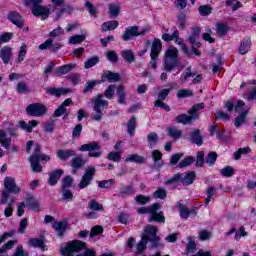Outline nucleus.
Segmentation results:
<instances>
[{"mask_svg":"<svg viewBox=\"0 0 256 256\" xmlns=\"http://www.w3.org/2000/svg\"><path fill=\"white\" fill-rule=\"evenodd\" d=\"M83 249H87V244L80 240L68 242L64 247L60 248L62 256H95V250L87 249L80 254Z\"/></svg>","mask_w":256,"mask_h":256,"instance_id":"nucleus-1","label":"nucleus"},{"mask_svg":"<svg viewBox=\"0 0 256 256\" xmlns=\"http://www.w3.org/2000/svg\"><path fill=\"white\" fill-rule=\"evenodd\" d=\"M25 7H29L34 17H42V20L49 19L51 10L43 6V0H23Z\"/></svg>","mask_w":256,"mask_h":256,"instance_id":"nucleus-2","label":"nucleus"},{"mask_svg":"<svg viewBox=\"0 0 256 256\" xmlns=\"http://www.w3.org/2000/svg\"><path fill=\"white\" fill-rule=\"evenodd\" d=\"M157 233H159V228L157 226L147 225L144 227V232L141 237L151 243V249L165 247V245L161 243V237H159Z\"/></svg>","mask_w":256,"mask_h":256,"instance_id":"nucleus-3","label":"nucleus"},{"mask_svg":"<svg viewBox=\"0 0 256 256\" xmlns=\"http://www.w3.org/2000/svg\"><path fill=\"white\" fill-rule=\"evenodd\" d=\"M10 193L17 195L21 193V188L15 182V178L7 176L4 179V190L2 192V198L0 200V205L7 204Z\"/></svg>","mask_w":256,"mask_h":256,"instance_id":"nucleus-4","label":"nucleus"},{"mask_svg":"<svg viewBox=\"0 0 256 256\" xmlns=\"http://www.w3.org/2000/svg\"><path fill=\"white\" fill-rule=\"evenodd\" d=\"M179 55V50L177 48H169L165 52L164 57V69L168 73H171L177 65H179V61L177 60V56Z\"/></svg>","mask_w":256,"mask_h":256,"instance_id":"nucleus-5","label":"nucleus"},{"mask_svg":"<svg viewBox=\"0 0 256 256\" xmlns=\"http://www.w3.org/2000/svg\"><path fill=\"white\" fill-rule=\"evenodd\" d=\"M79 151L81 152L88 151V156L94 157L95 159H99V157L103 155V151L101 150V144L97 141H93V142L81 145L79 147Z\"/></svg>","mask_w":256,"mask_h":256,"instance_id":"nucleus-6","label":"nucleus"},{"mask_svg":"<svg viewBox=\"0 0 256 256\" xmlns=\"http://www.w3.org/2000/svg\"><path fill=\"white\" fill-rule=\"evenodd\" d=\"M149 31H151L149 27H144L139 31V26H130L125 29L122 39L123 41H131L134 37H142L149 33Z\"/></svg>","mask_w":256,"mask_h":256,"instance_id":"nucleus-7","label":"nucleus"},{"mask_svg":"<svg viewBox=\"0 0 256 256\" xmlns=\"http://www.w3.org/2000/svg\"><path fill=\"white\" fill-rule=\"evenodd\" d=\"M109 106V102L103 99V96L99 95L94 101V111L96 114H91L92 121H100L103 119V113H101L102 109H107Z\"/></svg>","mask_w":256,"mask_h":256,"instance_id":"nucleus-8","label":"nucleus"},{"mask_svg":"<svg viewBox=\"0 0 256 256\" xmlns=\"http://www.w3.org/2000/svg\"><path fill=\"white\" fill-rule=\"evenodd\" d=\"M95 173H97L95 166H88L78 184V188L87 189V187L91 185L93 179H95Z\"/></svg>","mask_w":256,"mask_h":256,"instance_id":"nucleus-9","label":"nucleus"},{"mask_svg":"<svg viewBox=\"0 0 256 256\" xmlns=\"http://www.w3.org/2000/svg\"><path fill=\"white\" fill-rule=\"evenodd\" d=\"M26 113L30 117H43L47 115V106L43 103H32L26 107Z\"/></svg>","mask_w":256,"mask_h":256,"instance_id":"nucleus-10","label":"nucleus"},{"mask_svg":"<svg viewBox=\"0 0 256 256\" xmlns=\"http://www.w3.org/2000/svg\"><path fill=\"white\" fill-rule=\"evenodd\" d=\"M161 209L160 203H154L151 205V211H150V217H149V223H152V221H155L156 223H164L165 222V216L163 215V212H157Z\"/></svg>","mask_w":256,"mask_h":256,"instance_id":"nucleus-11","label":"nucleus"},{"mask_svg":"<svg viewBox=\"0 0 256 256\" xmlns=\"http://www.w3.org/2000/svg\"><path fill=\"white\" fill-rule=\"evenodd\" d=\"M162 39H163V41H175L176 40V43H178V45L181 46L182 51L186 54L189 53V49H187V46H185L183 44L182 40H179V31L178 30H175L172 35L163 34Z\"/></svg>","mask_w":256,"mask_h":256,"instance_id":"nucleus-12","label":"nucleus"},{"mask_svg":"<svg viewBox=\"0 0 256 256\" xmlns=\"http://www.w3.org/2000/svg\"><path fill=\"white\" fill-rule=\"evenodd\" d=\"M101 83H105L108 81V83H118V81H121V75L119 73H115L109 70H105L101 75Z\"/></svg>","mask_w":256,"mask_h":256,"instance_id":"nucleus-13","label":"nucleus"},{"mask_svg":"<svg viewBox=\"0 0 256 256\" xmlns=\"http://www.w3.org/2000/svg\"><path fill=\"white\" fill-rule=\"evenodd\" d=\"M85 160L83 159V155L75 156L70 161V166L72 167V173L75 175L79 169H83L85 167Z\"/></svg>","mask_w":256,"mask_h":256,"instance_id":"nucleus-14","label":"nucleus"},{"mask_svg":"<svg viewBox=\"0 0 256 256\" xmlns=\"http://www.w3.org/2000/svg\"><path fill=\"white\" fill-rule=\"evenodd\" d=\"M199 119V115H187V114H180L176 116L175 123H181L182 125H191V123H194V121H197Z\"/></svg>","mask_w":256,"mask_h":256,"instance_id":"nucleus-15","label":"nucleus"},{"mask_svg":"<svg viewBox=\"0 0 256 256\" xmlns=\"http://www.w3.org/2000/svg\"><path fill=\"white\" fill-rule=\"evenodd\" d=\"M117 195L121 199H126V197H131V196L135 195V187L132 184L122 185L118 189V194Z\"/></svg>","mask_w":256,"mask_h":256,"instance_id":"nucleus-16","label":"nucleus"},{"mask_svg":"<svg viewBox=\"0 0 256 256\" xmlns=\"http://www.w3.org/2000/svg\"><path fill=\"white\" fill-rule=\"evenodd\" d=\"M13 57V49L11 46H3L0 49V59H2L3 64L7 65L11 62V59Z\"/></svg>","mask_w":256,"mask_h":256,"instance_id":"nucleus-17","label":"nucleus"},{"mask_svg":"<svg viewBox=\"0 0 256 256\" xmlns=\"http://www.w3.org/2000/svg\"><path fill=\"white\" fill-rule=\"evenodd\" d=\"M162 49L163 45L161 44V39L155 38L152 42L150 57H152V59H157Z\"/></svg>","mask_w":256,"mask_h":256,"instance_id":"nucleus-18","label":"nucleus"},{"mask_svg":"<svg viewBox=\"0 0 256 256\" xmlns=\"http://www.w3.org/2000/svg\"><path fill=\"white\" fill-rule=\"evenodd\" d=\"M56 155L58 159H60V161H69L71 157H75V155H77V152H75V150L72 149H60L56 152Z\"/></svg>","mask_w":256,"mask_h":256,"instance_id":"nucleus-19","label":"nucleus"},{"mask_svg":"<svg viewBox=\"0 0 256 256\" xmlns=\"http://www.w3.org/2000/svg\"><path fill=\"white\" fill-rule=\"evenodd\" d=\"M8 19L12 21L16 27H19V29H23V17L19 12L17 11H12L8 14Z\"/></svg>","mask_w":256,"mask_h":256,"instance_id":"nucleus-20","label":"nucleus"},{"mask_svg":"<svg viewBox=\"0 0 256 256\" xmlns=\"http://www.w3.org/2000/svg\"><path fill=\"white\" fill-rule=\"evenodd\" d=\"M199 35H201V28H192V34L188 38L189 43H191V45H196V47H201V42H199Z\"/></svg>","mask_w":256,"mask_h":256,"instance_id":"nucleus-21","label":"nucleus"},{"mask_svg":"<svg viewBox=\"0 0 256 256\" xmlns=\"http://www.w3.org/2000/svg\"><path fill=\"white\" fill-rule=\"evenodd\" d=\"M189 141L190 143L201 147V145H203V136H201V131L199 129L193 130L190 134Z\"/></svg>","mask_w":256,"mask_h":256,"instance_id":"nucleus-22","label":"nucleus"},{"mask_svg":"<svg viewBox=\"0 0 256 256\" xmlns=\"http://www.w3.org/2000/svg\"><path fill=\"white\" fill-rule=\"evenodd\" d=\"M61 175H63L62 169H56V170L50 172L49 178H48V184L51 185V187L57 185V181H59V179H61Z\"/></svg>","mask_w":256,"mask_h":256,"instance_id":"nucleus-23","label":"nucleus"},{"mask_svg":"<svg viewBox=\"0 0 256 256\" xmlns=\"http://www.w3.org/2000/svg\"><path fill=\"white\" fill-rule=\"evenodd\" d=\"M75 67H77V65L72 63L60 66L56 68L55 75L57 77H61V75H67V73H71Z\"/></svg>","mask_w":256,"mask_h":256,"instance_id":"nucleus-24","label":"nucleus"},{"mask_svg":"<svg viewBox=\"0 0 256 256\" xmlns=\"http://www.w3.org/2000/svg\"><path fill=\"white\" fill-rule=\"evenodd\" d=\"M46 93H49L54 97H61V95H67V93H71V89L51 87L46 89Z\"/></svg>","mask_w":256,"mask_h":256,"instance_id":"nucleus-25","label":"nucleus"},{"mask_svg":"<svg viewBox=\"0 0 256 256\" xmlns=\"http://www.w3.org/2000/svg\"><path fill=\"white\" fill-rule=\"evenodd\" d=\"M37 125H39V121L37 120H31L28 123H26L25 121L19 122L20 128L24 131H27L28 133H33V127H37Z\"/></svg>","mask_w":256,"mask_h":256,"instance_id":"nucleus-26","label":"nucleus"},{"mask_svg":"<svg viewBox=\"0 0 256 256\" xmlns=\"http://www.w3.org/2000/svg\"><path fill=\"white\" fill-rule=\"evenodd\" d=\"M53 229L57 231L58 237H63L65 231H67V221L54 222Z\"/></svg>","mask_w":256,"mask_h":256,"instance_id":"nucleus-27","label":"nucleus"},{"mask_svg":"<svg viewBox=\"0 0 256 256\" xmlns=\"http://www.w3.org/2000/svg\"><path fill=\"white\" fill-rule=\"evenodd\" d=\"M117 27H119V21L112 20V21L104 22L101 26V31L103 33L107 32V31H115V29H117Z\"/></svg>","mask_w":256,"mask_h":256,"instance_id":"nucleus-28","label":"nucleus"},{"mask_svg":"<svg viewBox=\"0 0 256 256\" xmlns=\"http://www.w3.org/2000/svg\"><path fill=\"white\" fill-rule=\"evenodd\" d=\"M249 49H251V38H244L241 41V44L239 47L240 55H246V53H249Z\"/></svg>","mask_w":256,"mask_h":256,"instance_id":"nucleus-29","label":"nucleus"},{"mask_svg":"<svg viewBox=\"0 0 256 256\" xmlns=\"http://www.w3.org/2000/svg\"><path fill=\"white\" fill-rule=\"evenodd\" d=\"M108 13L111 19H115V17H119V13H121V7L115 3H110L108 5Z\"/></svg>","mask_w":256,"mask_h":256,"instance_id":"nucleus-30","label":"nucleus"},{"mask_svg":"<svg viewBox=\"0 0 256 256\" xmlns=\"http://www.w3.org/2000/svg\"><path fill=\"white\" fill-rule=\"evenodd\" d=\"M26 207L32 209L33 211H39V202L35 200L33 195L28 194L26 197Z\"/></svg>","mask_w":256,"mask_h":256,"instance_id":"nucleus-31","label":"nucleus"},{"mask_svg":"<svg viewBox=\"0 0 256 256\" xmlns=\"http://www.w3.org/2000/svg\"><path fill=\"white\" fill-rule=\"evenodd\" d=\"M0 145H2L4 149L11 148V138L7 137V132L4 130H0Z\"/></svg>","mask_w":256,"mask_h":256,"instance_id":"nucleus-32","label":"nucleus"},{"mask_svg":"<svg viewBox=\"0 0 256 256\" xmlns=\"http://www.w3.org/2000/svg\"><path fill=\"white\" fill-rule=\"evenodd\" d=\"M168 137H171L172 139H181V136L183 135V132L178 129L175 126H170L167 128Z\"/></svg>","mask_w":256,"mask_h":256,"instance_id":"nucleus-33","label":"nucleus"},{"mask_svg":"<svg viewBox=\"0 0 256 256\" xmlns=\"http://www.w3.org/2000/svg\"><path fill=\"white\" fill-rule=\"evenodd\" d=\"M75 9L70 4H64L62 8L56 12V19L59 20L64 15V13H67L68 15H71Z\"/></svg>","mask_w":256,"mask_h":256,"instance_id":"nucleus-34","label":"nucleus"},{"mask_svg":"<svg viewBox=\"0 0 256 256\" xmlns=\"http://www.w3.org/2000/svg\"><path fill=\"white\" fill-rule=\"evenodd\" d=\"M126 163H138V165H143L145 163V157L138 154H130L125 159Z\"/></svg>","mask_w":256,"mask_h":256,"instance_id":"nucleus-35","label":"nucleus"},{"mask_svg":"<svg viewBox=\"0 0 256 256\" xmlns=\"http://www.w3.org/2000/svg\"><path fill=\"white\" fill-rule=\"evenodd\" d=\"M30 164H31V168L32 171L34 173H41V171H43V166H41V164H39V160H37V156H30L29 158Z\"/></svg>","mask_w":256,"mask_h":256,"instance_id":"nucleus-36","label":"nucleus"},{"mask_svg":"<svg viewBox=\"0 0 256 256\" xmlns=\"http://www.w3.org/2000/svg\"><path fill=\"white\" fill-rule=\"evenodd\" d=\"M193 181H195V171L188 172L184 177L181 176L180 183L182 185H192Z\"/></svg>","mask_w":256,"mask_h":256,"instance_id":"nucleus-37","label":"nucleus"},{"mask_svg":"<svg viewBox=\"0 0 256 256\" xmlns=\"http://www.w3.org/2000/svg\"><path fill=\"white\" fill-rule=\"evenodd\" d=\"M25 57H27V44L22 43L18 51V57L16 59V62L23 63V61H25Z\"/></svg>","mask_w":256,"mask_h":256,"instance_id":"nucleus-38","label":"nucleus"},{"mask_svg":"<svg viewBox=\"0 0 256 256\" xmlns=\"http://www.w3.org/2000/svg\"><path fill=\"white\" fill-rule=\"evenodd\" d=\"M127 133L128 135H131V137H133V135H135V129L137 127V119L135 117H132L127 123Z\"/></svg>","mask_w":256,"mask_h":256,"instance_id":"nucleus-39","label":"nucleus"},{"mask_svg":"<svg viewBox=\"0 0 256 256\" xmlns=\"http://www.w3.org/2000/svg\"><path fill=\"white\" fill-rule=\"evenodd\" d=\"M28 244L30 247H38V249L45 251V242L42 239L32 238L28 241Z\"/></svg>","mask_w":256,"mask_h":256,"instance_id":"nucleus-40","label":"nucleus"},{"mask_svg":"<svg viewBox=\"0 0 256 256\" xmlns=\"http://www.w3.org/2000/svg\"><path fill=\"white\" fill-rule=\"evenodd\" d=\"M96 85H101V80H90L85 84L83 93H91Z\"/></svg>","mask_w":256,"mask_h":256,"instance_id":"nucleus-41","label":"nucleus"},{"mask_svg":"<svg viewBox=\"0 0 256 256\" xmlns=\"http://www.w3.org/2000/svg\"><path fill=\"white\" fill-rule=\"evenodd\" d=\"M117 95H118V103L120 105H127V101L125 100V88L123 85H119L117 88Z\"/></svg>","mask_w":256,"mask_h":256,"instance_id":"nucleus-42","label":"nucleus"},{"mask_svg":"<svg viewBox=\"0 0 256 256\" xmlns=\"http://www.w3.org/2000/svg\"><path fill=\"white\" fill-rule=\"evenodd\" d=\"M194 93L191 89H180L176 93L178 99H185L187 97H193Z\"/></svg>","mask_w":256,"mask_h":256,"instance_id":"nucleus-43","label":"nucleus"},{"mask_svg":"<svg viewBox=\"0 0 256 256\" xmlns=\"http://www.w3.org/2000/svg\"><path fill=\"white\" fill-rule=\"evenodd\" d=\"M87 209H90L91 211H104L103 205L95 199L89 201Z\"/></svg>","mask_w":256,"mask_h":256,"instance_id":"nucleus-44","label":"nucleus"},{"mask_svg":"<svg viewBox=\"0 0 256 256\" xmlns=\"http://www.w3.org/2000/svg\"><path fill=\"white\" fill-rule=\"evenodd\" d=\"M121 55L127 63H134L135 62V54H133V51L131 50H123L121 52Z\"/></svg>","mask_w":256,"mask_h":256,"instance_id":"nucleus-45","label":"nucleus"},{"mask_svg":"<svg viewBox=\"0 0 256 256\" xmlns=\"http://www.w3.org/2000/svg\"><path fill=\"white\" fill-rule=\"evenodd\" d=\"M195 163V157L187 156L185 159L179 162L178 167L183 169L185 167H189V165H193Z\"/></svg>","mask_w":256,"mask_h":256,"instance_id":"nucleus-46","label":"nucleus"},{"mask_svg":"<svg viewBox=\"0 0 256 256\" xmlns=\"http://www.w3.org/2000/svg\"><path fill=\"white\" fill-rule=\"evenodd\" d=\"M195 75H197V74L194 73L191 70V66H189V67L186 68V72L181 75L180 81H181V83H187V79H189L191 77H195Z\"/></svg>","mask_w":256,"mask_h":256,"instance_id":"nucleus-47","label":"nucleus"},{"mask_svg":"<svg viewBox=\"0 0 256 256\" xmlns=\"http://www.w3.org/2000/svg\"><path fill=\"white\" fill-rule=\"evenodd\" d=\"M86 36L85 35H74L69 38L68 43L70 45H77L79 43H83L85 41Z\"/></svg>","mask_w":256,"mask_h":256,"instance_id":"nucleus-48","label":"nucleus"},{"mask_svg":"<svg viewBox=\"0 0 256 256\" xmlns=\"http://www.w3.org/2000/svg\"><path fill=\"white\" fill-rule=\"evenodd\" d=\"M216 31L219 37H225V35H227V31H229V27L227 24L220 23L217 24Z\"/></svg>","mask_w":256,"mask_h":256,"instance_id":"nucleus-49","label":"nucleus"},{"mask_svg":"<svg viewBox=\"0 0 256 256\" xmlns=\"http://www.w3.org/2000/svg\"><path fill=\"white\" fill-rule=\"evenodd\" d=\"M147 243H149V241H147L146 239H143V237L141 236V240L136 245V249H137L136 253L141 255V253H143V251L147 249Z\"/></svg>","mask_w":256,"mask_h":256,"instance_id":"nucleus-50","label":"nucleus"},{"mask_svg":"<svg viewBox=\"0 0 256 256\" xmlns=\"http://www.w3.org/2000/svg\"><path fill=\"white\" fill-rule=\"evenodd\" d=\"M220 173L223 177H233L235 175V168L226 166L220 170Z\"/></svg>","mask_w":256,"mask_h":256,"instance_id":"nucleus-51","label":"nucleus"},{"mask_svg":"<svg viewBox=\"0 0 256 256\" xmlns=\"http://www.w3.org/2000/svg\"><path fill=\"white\" fill-rule=\"evenodd\" d=\"M113 185H115L114 179L102 180L98 182V187H100V189H110V187H113Z\"/></svg>","mask_w":256,"mask_h":256,"instance_id":"nucleus-52","label":"nucleus"},{"mask_svg":"<svg viewBox=\"0 0 256 256\" xmlns=\"http://www.w3.org/2000/svg\"><path fill=\"white\" fill-rule=\"evenodd\" d=\"M201 109H205V103L203 102L193 105L191 109L188 110V115H199L197 111H201Z\"/></svg>","mask_w":256,"mask_h":256,"instance_id":"nucleus-53","label":"nucleus"},{"mask_svg":"<svg viewBox=\"0 0 256 256\" xmlns=\"http://www.w3.org/2000/svg\"><path fill=\"white\" fill-rule=\"evenodd\" d=\"M247 118V111L242 112L238 117H236L234 126L241 127V125L245 124V119Z\"/></svg>","mask_w":256,"mask_h":256,"instance_id":"nucleus-54","label":"nucleus"},{"mask_svg":"<svg viewBox=\"0 0 256 256\" xmlns=\"http://www.w3.org/2000/svg\"><path fill=\"white\" fill-rule=\"evenodd\" d=\"M16 243H17V240H9L7 243H5L4 246L0 248V256H5V250L13 249Z\"/></svg>","mask_w":256,"mask_h":256,"instance_id":"nucleus-55","label":"nucleus"},{"mask_svg":"<svg viewBox=\"0 0 256 256\" xmlns=\"http://www.w3.org/2000/svg\"><path fill=\"white\" fill-rule=\"evenodd\" d=\"M97 63H99V58H98V56H94L84 62V67H85V69H91V67H95V65H97Z\"/></svg>","mask_w":256,"mask_h":256,"instance_id":"nucleus-56","label":"nucleus"},{"mask_svg":"<svg viewBox=\"0 0 256 256\" xmlns=\"http://www.w3.org/2000/svg\"><path fill=\"white\" fill-rule=\"evenodd\" d=\"M215 161H217V152H210L205 158V162L210 165V167L215 165Z\"/></svg>","mask_w":256,"mask_h":256,"instance_id":"nucleus-57","label":"nucleus"},{"mask_svg":"<svg viewBox=\"0 0 256 256\" xmlns=\"http://www.w3.org/2000/svg\"><path fill=\"white\" fill-rule=\"evenodd\" d=\"M154 199H165L167 197V190L165 188H158L154 193H153Z\"/></svg>","mask_w":256,"mask_h":256,"instance_id":"nucleus-58","label":"nucleus"},{"mask_svg":"<svg viewBox=\"0 0 256 256\" xmlns=\"http://www.w3.org/2000/svg\"><path fill=\"white\" fill-rule=\"evenodd\" d=\"M198 11L202 17H207L208 15H211V7L209 5H202L198 8Z\"/></svg>","mask_w":256,"mask_h":256,"instance_id":"nucleus-59","label":"nucleus"},{"mask_svg":"<svg viewBox=\"0 0 256 256\" xmlns=\"http://www.w3.org/2000/svg\"><path fill=\"white\" fill-rule=\"evenodd\" d=\"M120 152H109L107 155L108 161H114L115 163H119L121 161V155H119Z\"/></svg>","mask_w":256,"mask_h":256,"instance_id":"nucleus-60","label":"nucleus"},{"mask_svg":"<svg viewBox=\"0 0 256 256\" xmlns=\"http://www.w3.org/2000/svg\"><path fill=\"white\" fill-rule=\"evenodd\" d=\"M135 201L136 203H138L139 205H147V203H149V201H151V197L149 196H143V195H137L135 197Z\"/></svg>","mask_w":256,"mask_h":256,"instance_id":"nucleus-61","label":"nucleus"},{"mask_svg":"<svg viewBox=\"0 0 256 256\" xmlns=\"http://www.w3.org/2000/svg\"><path fill=\"white\" fill-rule=\"evenodd\" d=\"M17 93H30L29 87L25 82H19L16 88Z\"/></svg>","mask_w":256,"mask_h":256,"instance_id":"nucleus-62","label":"nucleus"},{"mask_svg":"<svg viewBox=\"0 0 256 256\" xmlns=\"http://www.w3.org/2000/svg\"><path fill=\"white\" fill-rule=\"evenodd\" d=\"M114 95H115V85H109L104 92V97H106V99H113Z\"/></svg>","mask_w":256,"mask_h":256,"instance_id":"nucleus-63","label":"nucleus"},{"mask_svg":"<svg viewBox=\"0 0 256 256\" xmlns=\"http://www.w3.org/2000/svg\"><path fill=\"white\" fill-rule=\"evenodd\" d=\"M13 256H29V252L23 249V245H18Z\"/></svg>","mask_w":256,"mask_h":256,"instance_id":"nucleus-64","label":"nucleus"}]
</instances>
